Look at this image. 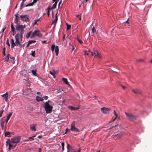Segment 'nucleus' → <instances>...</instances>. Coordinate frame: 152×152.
<instances>
[{
    "instance_id": "nucleus-14",
    "label": "nucleus",
    "mask_w": 152,
    "mask_h": 152,
    "mask_svg": "<svg viewBox=\"0 0 152 152\" xmlns=\"http://www.w3.org/2000/svg\"><path fill=\"white\" fill-rule=\"evenodd\" d=\"M94 54L95 56H97L99 58H101V56L99 54V53L98 50H96L94 49Z\"/></svg>"
},
{
    "instance_id": "nucleus-13",
    "label": "nucleus",
    "mask_w": 152,
    "mask_h": 152,
    "mask_svg": "<svg viewBox=\"0 0 152 152\" xmlns=\"http://www.w3.org/2000/svg\"><path fill=\"white\" fill-rule=\"evenodd\" d=\"M12 113H13V112H11L7 116V119L6 120H5V122L6 126L8 120L10 119V117L11 116Z\"/></svg>"
},
{
    "instance_id": "nucleus-61",
    "label": "nucleus",
    "mask_w": 152,
    "mask_h": 152,
    "mask_svg": "<svg viewBox=\"0 0 152 152\" xmlns=\"http://www.w3.org/2000/svg\"><path fill=\"white\" fill-rule=\"evenodd\" d=\"M5 29H6V28H3L2 29V32L3 33H4V30H5Z\"/></svg>"
},
{
    "instance_id": "nucleus-12",
    "label": "nucleus",
    "mask_w": 152,
    "mask_h": 152,
    "mask_svg": "<svg viewBox=\"0 0 152 152\" xmlns=\"http://www.w3.org/2000/svg\"><path fill=\"white\" fill-rule=\"evenodd\" d=\"M4 117L2 118L0 120V125L1 127L3 130L4 129H5L6 128V127H4V125L5 121V119H4Z\"/></svg>"
},
{
    "instance_id": "nucleus-64",
    "label": "nucleus",
    "mask_w": 152,
    "mask_h": 152,
    "mask_svg": "<svg viewBox=\"0 0 152 152\" xmlns=\"http://www.w3.org/2000/svg\"><path fill=\"white\" fill-rule=\"evenodd\" d=\"M81 151V149H80V148L77 151V152L76 151V152H80Z\"/></svg>"
},
{
    "instance_id": "nucleus-4",
    "label": "nucleus",
    "mask_w": 152,
    "mask_h": 152,
    "mask_svg": "<svg viewBox=\"0 0 152 152\" xmlns=\"http://www.w3.org/2000/svg\"><path fill=\"white\" fill-rule=\"evenodd\" d=\"M6 145H9V150H11V148L12 147H15L16 145V144L12 142L11 143V142L10 141V139H8L6 142Z\"/></svg>"
},
{
    "instance_id": "nucleus-11",
    "label": "nucleus",
    "mask_w": 152,
    "mask_h": 152,
    "mask_svg": "<svg viewBox=\"0 0 152 152\" xmlns=\"http://www.w3.org/2000/svg\"><path fill=\"white\" fill-rule=\"evenodd\" d=\"M15 38L16 39L15 44H16L17 45V46H18L19 45V44L20 43V42L19 41V33H18L15 35Z\"/></svg>"
},
{
    "instance_id": "nucleus-46",
    "label": "nucleus",
    "mask_w": 152,
    "mask_h": 152,
    "mask_svg": "<svg viewBox=\"0 0 152 152\" xmlns=\"http://www.w3.org/2000/svg\"><path fill=\"white\" fill-rule=\"evenodd\" d=\"M6 43V44H7L9 46H10V44L9 43V42L8 38L7 39V40Z\"/></svg>"
},
{
    "instance_id": "nucleus-17",
    "label": "nucleus",
    "mask_w": 152,
    "mask_h": 152,
    "mask_svg": "<svg viewBox=\"0 0 152 152\" xmlns=\"http://www.w3.org/2000/svg\"><path fill=\"white\" fill-rule=\"evenodd\" d=\"M36 99V100L38 102L42 101L44 100L42 97L39 96H37Z\"/></svg>"
},
{
    "instance_id": "nucleus-49",
    "label": "nucleus",
    "mask_w": 152,
    "mask_h": 152,
    "mask_svg": "<svg viewBox=\"0 0 152 152\" xmlns=\"http://www.w3.org/2000/svg\"><path fill=\"white\" fill-rule=\"evenodd\" d=\"M19 45V46L20 48H21V47H23V46H24V45H23H23H22V44H21L20 43L19 44V45Z\"/></svg>"
},
{
    "instance_id": "nucleus-26",
    "label": "nucleus",
    "mask_w": 152,
    "mask_h": 152,
    "mask_svg": "<svg viewBox=\"0 0 152 152\" xmlns=\"http://www.w3.org/2000/svg\"><path fill=\"white\" fill-rule=\"evenodd\" d=\"M1 96L4 98H7V97L8 96L7 93L6 92L4 94L1 95Z\"/></svg>"
},
{
    "instance_id": "nucleus-22",
    "label": "nucleus",
    "mask_w": 152,
    "mask_h": 152,
    "mask_svg": "<svg viewBox=\"0 0 152 152\" xmlns=\"http://www.w3.org/2000/svg\"><path fill=\"white\" fill-rule=\"evenodd\" d=\"M114 114L115 115V117L114 118L113 120L111 122L114 121L115 120L118 116V115L116 113L115 110H114Z\"/></svg>"
},
{
    "instance_id": "nucleus-8",
    "label": "nucleus",
    "mask_w": 152,
    "mask_h": 152,
    "mask_svg": "<svg viewBox=\"0 0 152 152\" xmlns=\"http://www.w3.org/2000/svg\"><path fill=\"white\" fill-rule=\"evenodd\" d=\"M15 23L16 25H20V21L19 20V18L18 17V13H16L15 14Z\"/></svg>"
},
{
    "instance_id": "nucleus-52",
    "label": "nucleus",
    "mask_w": 152,
    "mask_h": 152,
    "mask_svg": "<svg viewBox=\"0 0 152 152\" xmlns=\"http://www.w3.org/2000/svg\"><path fill=\"white\" fill-rule=\"evenodd\" d=\"M43 98L45 100H47L48 99V97L47 96H44Z\"/></svg>"
},
{
    "instance_id": "nucleus-21",
    "label": "nucleus",
    "mask_w": 152,
    "mask_h": 152,
    "mask_svg": "<svg viewBox=\"0 0 152 152\" xmlns=\"http://www.w3.org/2000/svg\"><path fill=\"white\" fill-rule=\"evenodd\" d=\"M4 135L5 137H10L11 136V133L9 132H6L5 133Z\"/></svg>"
},
{
    "instance_id": "nucleus-40",
    "label": "nucleus",
    "mask_w": 152,
    "mask_h": 152,
    "mask_svg": "<svg viewBox=\"0 0 152 152\" xmlns=\"http://www.w3.org/2000/svg\"><path fill=\"white\" fill-rule=\"evenodd\" d=\"M75 121H73L72 122L71 124V127H75Z\"/></svg>"
},
{
    "instance_id": "nucleus-37",
    "label": "nucleus",
    "mask_w": 152,
    "mask_h": 152,
    "mask_svg": "<svg viewBox=\"0 0 152 152\" xmlns=\"http://www.w3.org/2000/svg\"><path fill=\"white\" fill-rule=\"evenodd\" d=\"M77 40L78 42H79L80 44H81L83 43V41L79 38V37L78 36L77 37Z\"/></svg>"
},
{
    "instance_id": "nucleus-36",
    "label": "nucleus",
    "mask_w": 152,
    "mask_h": 152,
    "mask_svg": "<svg viewBox=\"0 0 152 152\" xmlns=\"http://www.w3.org/2000/svg\"><path fill=\"white\" fill-rule=\"evenodd\" d=\"M36 137V135H34V136H33L32 137H30L28 138V140H31V141L33 140H34V137Z\"/></svg>"
},
{
    "instance_id": "nucleus-27",
    "label": "nucleus",
    "mask_w": 152,
    "mask_h": 152,
    "mask_svg": "<svg viewBox=\"0 0 152 152\" xmlns=\"http://www.w3.org/2000/svg\"><path fill=\"white\" fill-rule=\"evenodd\" d=\"M11 31H15V28L14 27L13 24L12 23H11Z\"/></svg>"
},
{
    "instance_id": "nucleus-7",
    "label": "nucleus",
    "mask_w": 152,
    "mask_h": 152,
    "mask_svg": "<svg viewBox=\"0 0 152 152\" xmlns=\"http://www.w3.org/2000/svg\"><path fill=\"white\" fill-rule=\"evenodd\" d=\"M110 110V108L105 107H103L101 109L102 112L104 114L109 113Z\"/></svg>"
},
{
    "instance_id": "nucleus-10",
    "label": "nucleus",
    "mask_w": 152,
    "mask_h": 152,
    "mask_svg": "<svg viewBox=\"0 0 152 152\" xmlns=\"http://www.w3.org/2000/svg\"><path fill=\"white\" fill-rule=\"evenodd\" d=\"M67 148L68 152H76V151L72 146L69 144L67 145Z\"/></svg>"
},
{
    "instance_id": "nucleus-23",
    "label": "nucleus",
    "mask_w": 152,
    "mask_h": 152,
    "mask_svg": "<svg viewBox=\"0 0 152 152\" xmlns=\"http://www.w3.org/2000/svg\"><path fill=\"white\" fill-rule=\"evenodd\" d=\"M31 129L33 131L35 132L36 131V129L35 128V125L33 126H30Z\"/></svg>"
},
{
    "instance_id": "nucleus-53",
    "label": "nucleus",
    "mask_w": 152,
    "mask_h": 152,
    "mask_svg": "<svg viewBox=\"0 0 152 152\" xmlns=\"http://www.w3.org/2000/svg\"><path fill=\"white\" fill-rule=\"evenodd\" d=\"M10 58L11 59H12L13 60V61H14L15 60V58L14 57H10Z\"/></svg>"
},
{
    "instance_id": "nucleus-31",
    "label": "nucleus",
    "mask_w": 152,
    "mask_h": 152,
    "mask_svg": "<svg viewBox=\"0 0 152 152\" xmlns=\"http://www.w3.org/2000/svg\"><path fill=\"white\" fill-rule=\"evenodd\" d=\"M71 27V25H69L67 24V23H66V30L67 31L69 30L70 29Z\"/></svg>"
},
{
    "instance_id": "nucleus-59",
    "label": "nucleus",
    "mask_w": 152,
    "mask_h": 152,
    "mask_svg": "<svg viewBox=\"0 0 152 152\" xmlns=\"http://www.w3.org/2000/svg\"><path fill=\"white\" fill-rule=\"evenodd\" d=\"M47 41L46 40L43 41H42V42L43 43H46Z\"/></svg>"
},
{
    "instance_id": "nucleus-35",
    "label": "nucleus",
    "mask_w": 152,
    "mask_h": 152,
    "mask_svg": "<svg viewBox=\"0 0 152 152\" xmlns=\"http://www.w3.org/2000/svg\"><path fill=\"white\" fill-rule=\"evenodd\" d=\"M92 31L93 33H96V30L94 26L92 28Z\"/></svg>"
},
{
    "instance_id": "nucleus-2",
    "label": "nucleus",
    "mask_w": 152,
    "mask_h": 152,
    "mask_svg": "<svg viewBox=\"0 0 152 152\" xmlns=\"http://www.w3.org/2000/svg\"><path fill=\"white\" fill-rule=\"evenodd\" d=\"M125 113L126 116L128 118L129 120L131 121H133L136 120L137 117V116L134 115L130 113L125 112Z\"/></svg>"
},
{
    "instance_id": "nucleus-45",
    "label": "nucleus",
    "mask_w": 152,
    "mask_h": 152,
    "mask_svg": "<svg viewBox=\"0 0 152 152\" xmlns=\"http://www.w3.org/2000/svg\"><path fill=\"white\" fill-rule=\"evenodd\" d=\"M49 72H50V74H51L53 76V77L54 78H55V76L54 75V72H52L51 71H50Z\"/></svg>"
},
{
    "instance_id": "nucleus-58",
    "label": "nucleus",
    "mask_w": 152,
    "mask_h": 152,
    "mask_svg": "<svg viewBox=\"0 0 152 152\" xmlns=\"http://www.w3.org/2000/svg\"><path fill=\"white\" fill-rule=\"evenodd\" d=\"M61 0L60 1V2L59 3H58V7H59L60 4H61Z\"/></svg>"
},
{
    "instance_id": "nucleus-41",
    "label": "nucleus",
    "mask_w": 152,
    "mask_h": 152,
    "mask_svg": "<svg viewBox=\"0 0 152 152\" xmlns=\"http://www.w3.org/2000/svg\"><path fill=\"white\" fill-rule=\"evenodd\" d=\"M36 41L35 40H29L28 41V42L30 44V45L32 43L35 42H36Z\"/></svg>"
},
{
    "instance_id": "nucleus-3",
    "label": "nucleus",
    "mask_w": 152,
    "mask_h": 152,
    "mask_svg": "<svg viewBox=\"0 0 152 152\" xmlns=\"http://www.w3.org/2000/svg\"><path fill=\"white\" fill-rule=\"evenodd\" d=\"M35 36L39 37H42V34H41L40 31L39 30H35L31 36V38H32Z\"/></svg>"
},
{
    "instance_id": "nucleus-57",
    "label": "nucleus",
    "mask_w": 152,
    "mask_h": 152,
    "mask_svg": "<svg viewBox=\"0 0 152 152\" xmlns=\"http://www.w3.org/2000/svg\"><path fill=\"white\" fill-rule=\"evenodd\" d=\"M49 13H50V12H49V10H48V12H47V14H48V17H49V15H50Z\"/></svg>"
},
{
    "instance_id": "nucleus-55",
    "label": "nucleus",
    "mask_w": 152,
    "mask_h": 152,
    "mask_svg": "<svg viewBox=\"0 0 152 152\" xmlns=\"http://www.w3.org/2000/svg\"><path fill=\"white\" fill-rule=\"evenodd\" d=\"M61 144L62 147H64V142H62Z\"/></svg>"
},
{
    "instance_id": "nucleus-24",
    "label": "nucleus",
    "mask_w": 152,
    "mask_h": 152,
    "mask_svg": "<svg viewBox=\"0 0 152 152\" xmlns=\"http://www.w3.org/2000/svg\"><path fill=\"white\" fill-rule=\"evenodd\" d=\"M58 20V18H55V19L51 23V25L54 24V26L56 23L57 21Z\"/></svg>"
},
{
    "instance_id": "nucleus-20",
    "label": "nucleus",
    "mask_w": 152,
    "mask_h": 152,
    "mask_svg": "<svg viewBox=\"0 0 152 152\" xmlns=\"http://www.w3.org/2000/svg\"><path fill=\"white\" fill-rule=\"evenodd\" d=\"M62 80L63 81V82L65 84H67L70 86V85L69 84V83L67 81V79L66 78H63Z\"/></svg>"
},
{
    "instance_id": "nucleus-44",
    "label": "nucleus",
    "mask_w": 152,
    "mask_h": 152,
    "mask_svg": "<svg viewBox=\"0 0 152 152\" xmlns=\"http://www.w3.org/2000/svg\"><path fill=\"white\" fill-rule=\"evenodd\" d=\"M11 44H15V43H14V39H11Z\"/></svg>"
},
{
    "instance_id": "nucleus-50",
    "label": "nucleus",
    "mask_w": 152,
    "mask_h": 152,
    "mask_svg": "<svg viewBox=\"0 0 152 152\" xmlns=\"http://www.w3.org/2000/svg\"><path fill=\"white\" fill-rule=\"evenodd\" d=\"M67 132H70V130L69 129H68V128L66 129L65 133Z\"/></svg>"
},
{
    "instance_id": "nucleus-60",
    "label": "nucleus",
    "mask_w": 152,
    "mask_h": 152,
    "mask_svg": "<svg viewBox=\"0 0 152 152\" xmlns=\"http://www.w3.org/2000/svg\"><path fill=\"white\" fill-rule=\"evenodd\" d=\"M42 137V135H39L37 137L39 138H41Z\"/></svg>"
},
{
    "instance_id": "nucleus-42",
    "label": "nucleus",
    "mask_w": 152,
    "mask_h": 152,
    "mask_svg": "<svg viewBox=\"0 0 152 152\" xmlns=\"http://www.w3.org/2000/svg\"><path fill=\"white\" fill-rule=\"evenodd\" d=\"M35 51H32L31 53V55L33 57H34L35 56Z\"/></svg>"
},
{
    "instance_id": "nucleus-56",
    "label": "nucleus",
    "mask_w": 152,
    "mask_h": 152,
    "mask_svg": "<svg viewBox=\"0 0 152 152\" xmlns=\"http://www.w3.org/2000/svg\"><path fill=\"white\" fill-rule=\"evenodd\" d=\"M143 59H140L137 60V61L138 62H141V61H143Z\"/></svg>"
},
{
    "instance_id": "nucleus-1",
    "label": "nucleus",
    "mask_w": 152,
    "mask_h": 152,
    "mask_svg": "<svg viewBox=\"0 0 152 152\" xmlns=\"http://www.w3.org/2000/svg\"><path fill=\"white\" fill-rule=\"evenodd\" d=\"M49 102H51L48 101L44 104V107L45 109V110L46 111V113H51L53 109V107L50 106L49 104Z\"/></svg>"
},
{
    "instance_id": "nucleus-47",
    "label": "nucleus",
    "mask_w": 152,
    "mask_h": 152,
    "mask_svg": "<svg viewBox=\"0 0 152 152\" xmlns=\"http://www.w3.org/2000/svg\"><path fill=\"white\" fill-rule=\"evenodd\" d=\"M17 45L16 44H11V48H13L15 46H17Z\"/></svg>"
},
{
    "instance_id": "nucleus-33",
    "label": "nucleus",
    "mask_w": 152,
    "mask_h": 152,
    "mask_svg": "<svg viewBox=\"0 0 152 152\" xmlns=\"http://www.w3.org/2000/svg\"><path fill=\"white\" fill-rule=\"evenodd\" d=\"M71 109L72 110H77L79 109V107H70Z\"/></svg>"
},
{
    "instance_id": "nucleus-43",
    "label": "nucleus",
    "mask_w": 152,
    "mask_h": 152,
    "mask_svg": "<svg viewBox=\"0 0 152 152\" xmlns=\"http://www.w3.org/2000/svg\"><path fill=\"white\" fill-rule=\"evenodd\" d=\"M4 111V110L0 111V117H1L2 115V114Z\"/></svg>"
},
{
    "instance_id": "nucleus-63",
    "label": "nucleus",
    "mask_w": 152,
    "mask_h": 152,
    "mask_svg": "<svg viewBox=\"0 0 152 152\" xmlns=\"http://www.w3.org/2000/svg\"><path fill=\"white\" fill-rule=\"evenodd\" d=\"M51 9H52V8H50V7H48V8H47L48 11V10H49H49H51Z\"/></svg>"
},
{
    "instance_id": "nucleus-18",
    "label": "nucleus",
    "mask_w": 152,
    "mask_h": 152,
    "mask_svg": "<svg viewBox=\"0 0 152 152\" xmlns=\"http://www.w3.org/2000/svg\"><path fill=\"white\" fill-rule=\"evenodd\" d=\"M59 49L58 46H56L55 47V52L56 53V56H58V54Z\"/></svg>"
},
{
    "instance_id": "nucleus-38",
    "label": "nucleus",
    "mask_w": 152,
    "mask_h": 152,
    "mask_svg": "<svg viewBox=\"0 0 152 152\" xmlns=\"http://www.w3.org/2000/svg\"><path fill=\"white\" fill-rule=\"evenodd\" d=\"M33 3L32 2L31 3L28 4L27 5L25 6V7H28L29 6H32L33 5Z\"/></svg>"
},
{
    "instance_id": "nucleus-51",
    "label": "nucleus",
    "mask_w": 152,
    "mask_h": 152,
    "mask_svg": "<svg viewBox=\"0 0 152 152\" xmlns=\"http://www.w3.org/2000/svg\"><path fill=\"white\" fill-rule=\"evenodd\" d=\"M37 1L38 0H33L32 3L34 4L36 3Z\"/></svg>"
},
{
    "instance_id": "nucleus-9",
    "label": "nucleus",
    "mask_w": 152,
    "mask_h": 152,
    "mask_svg": "<svg viewBox=\"0 0 152 152\" xmlns=\"http://www.w3.org/2000/svg\"><path fill=\"white\" fill-rule=\"evenodd\" d=\"M20 18L22 21L27 22L29 20V18L26 15H20Z\"/></svg>"
},
{
    "instance_id": "nucleus-32",
    "label": "nucleus",
    "mask_w": 152,
    "mask_h": 152,
    "mask_svg": "<svg viewBox=\"0 0 152 152\" xmlns=\"http://www.w3.org/2000/svg\"><path fill=\"white\" fill-rule=\"evenodd\" d=\"M55 48V45L54 44L52 45L51 46V49L52 52L54 50Z\"/></svg>"
},
{
    "instance_id": "nucleus-28",
    "label": "nucleus",
    "mask_w": 152,
    "mask_h": 152,
    "mask_svg": "<svg viewBox=\"0 0 152 152\" xmlns=\"http://www.w3.org/2000/svg\"><path fill=\"white\" fill-rule=\"evenodd\" d=\"M32 31H30L29 33H27L26 34V37L27 38H29L31 34Z\"/></svg>"
},
{
    "instance_id": "nucleus-54",
    "label": "nucleus",
    "mask_w": 152,
    "mask_h": 152,
    "mask_svg": "<svg viewBox=\"0 0 152 152\" xmlns=\"http://www.w3.org/2000/svg\"><path fill=\"white\" fill-rule=\"evenodd\" d=\"M129 18H128L127 20L125 22L128 23V24H129Z\"/></svg>"
},
{
    "instance_id": "nucleus-30",
    "label": "nucleus",
    "mask_w": 152,
    "mask_h": 152,
    "mask_svg": "<svg viewBox=\"0 0 152 152\" xmlns=\"http://www.w3.org/2000/svg\"><path fill=\"white\" fill-rule=\"evenodd\" d=\"M10 56V55L9 54L7 55V56L5 59V61H8Z\"/></svg>"
},
{
    "instance_id": "nucleus-5",
    "label": "nucleus",
    "mask_w": 152,
    "mask_h": 152,
    "mask_svg": "<svg viewBox=\"0 0 152 152\" xmlns=\"http://www.w3.org/2000/svg\"><path fill=\"white\" fill-rule=\"evenodd\" d=\"M16 29L17 31H20V32H23L24 31V29L25 28V26L23 25H16Z\"/></svg>"
},
{
    "instance_id": "nucleus-15",
    "label": "nucleus",
    "mask_w": 152,
    "mask_h": 152,
    "mask_svg": "<svg viewBox=\"0 0 152 152\" xmlns=\"http://www.w3.org/2000/svg\"><path fill=\"white\" fill-rule=\"evenodd\" d=\"M133 91L135 94H140L142 93V91L140 90L135 89L133 90Z\"/></svg>"
},
{
    "instance_id": "nucleus-16",
    "label": "nucleus",
    "mask_w": 152,
    "mask_h": 152,
    "mask_svg": "<svg viewBox=\"0 0 152 152\" xmlns=\"http://www.w3.org/2000/svg\"><path fill=\"white\" fill-rule=\"evenodd\" d=\"M70 130L72 132H79L80 130L76 128L75 126L72 127H71Z\"/></svg>"
},
{
    "instance_id": "nucleus-25",
    "label": "nucleus",
    "mask_w": 152,
    "mask_h": 152,
    "mask_svg": "<svg viewBox=\"0 0 152 152\" xmlns=\"http://www.w3.org/2000/svg\"><path fill=\"white\" fill-rule=\"evenodd\" d=\"M57 3V1H56L55 2L54 4L53 5V6H52V9H53L56 8Z\"/></svg>"
},
{
    "instance_id": "nucleus-34",
    "label": "nucleus",
    "mask_w": 152,
    "mask_h": 152,
    "mask_svg": "<svg viewBox=\"0 0 152 152\" xmlns=\"http://www.w3.org/2000/svg\"><path fill=\"white\" fill-rule=\"evenodd\" d=\"M23 32H20V34H19V39H20L21 40L23 37Z\"/></svg>"
},
{
    "instance_id": "nucleus-62",
    "label": "nucleus",
    "mask_w": 152,
    "mask_h": 152,
    "mask_svg": "<svg viewBox=\"0 0 152 152\" xmlns=\"http://www.w3.org/2000/svg\"><path fill=\"white\" fill-rule=\"evenodd\" d=\"M12 32L13 35H14L16 33L15 31H12Z\"/></svg>"
},
{
    "instance_id": "nucleus-48",
    "label": "nucleus",
    "mask_w": 152,
    "mask_h": 152,
    "mask_svg": "<svg viewBox=\"0 0 152 152\" xmlns=\"http://www.w3.org/2000/svg\"><path fill=\"white\" fill-rule=\"evenodd\" d=\"M24 2H23V1H22L21 3V4L20 6V9H21V8L23 6V4H24Z\"/></svg>"
},
{
    "instance_id": "nucleus-6",
    "label": "nucleus",
    "mask_w": 152,
    "mask_h": 152,
    "mask_svg": "<svg viewBox=\"0 0 152 152\" xmlns=\"http://www.w3.org/2000/svg\"><path fill=\"white\" fill-rule=\"evenodd\" d=\"M20 137H17L12 138L10 140V141L11 142V143L13 142L17 144L20 142Z\"/></svg>"
},
{
    "instance_id": "nucleus-29",
    "label": "nucleus",
    "mask_w": 152,
    "mask_h": 152,
    "mask_svg": "<svg viewBox=\"0 0 152 152\" xmlns=\"http://www.w3.org/2000/svg\"><path fill=\"white\" fill-rule=\"evenodd\" d=\"M36 71H37L36 70H33L31 71V72H32V73L34 76H37Z\"/></svg>"
},
{
    "instance_id": "nucleus-39",
    "label": "nucleus",
    "mask_w": 152,
    "mask_h": 152,
    "mask_svg": "<svg viewBox=\"0 0 152 152\" xmlns=\"http://www.w3.org/2000/svg\"><path fill=\"white\" fill-rule=\"evenodd\" d=\"M5 50H6L5 48L4 47L3 49V55L4 56H5L6 55V54L5 53Z\"/></svg>"
},
{
    "instance_id": "nucleus-19",
    "label": "nucleus",
    "mask_w": 152,
    "mask_h": 152,
    "mask_svg": "<svg viewBox=\"0 0 152 152\" xmlns=\"http://www.w3.org/2000/svg\"><path fill=\"white\" fill-rule=\"evenodd\" d=\"M124 134L123 132H121L119 134H115L114 135V136H116L117 135H118V137L119 138H120L122 136V135Z\"/></svg>"
}]
</instances>
